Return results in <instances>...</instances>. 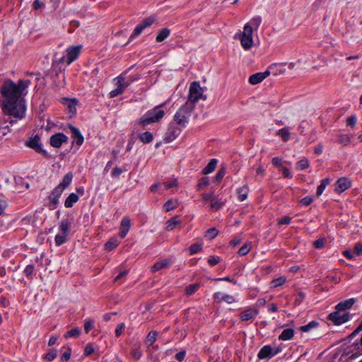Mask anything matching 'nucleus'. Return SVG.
<instances>
[{
  "mask_svg": "<svg viewBox=\"0 0 362 362\" xmlns=\"http://www.w3.org/2000/svg\"><path fill=\"white\" fill-rule=\"evenodd\" d=\"M139 139L144 144H148L153 141V136L150 132H145L139 136Z\"/></svg>",
  "mask_w": 362,
  "mask_h": 362,
  "instance_id": "2f4dec72",
  "label": "nucleus"
},
{
  "mask_svg": "<svg viewBox=\"0 0 362 362\" xmlns=\"http://www.w3.org/2000/svg\"><path fill=\"white\" fill-rule=\"evenodd\" d=\"M309 167V161L307 158H303L300 160L298 161L296 165V168L297 170H302L308 168Z\"/></svg>",
  "mask_w": 362,
  "mask_h": 362,
  "instance_id": "c9c22d12",
  "label": "nucleus"
},
{
  "mask_svg": "<svg viewBox=\"0 0 362 362\" xmlns=\"http://www.w3.org/2000/svg\"><path fill=\"white\" fill-rule=\"evenodd\" d=\"M124 330V323H119L117 325L116 329H115V335L117 337H119L122 334V333Z\"/></svg>",
  "mask_w": 362,
  "mask_h": 362,
  "instance_id": "052dcab7",
  "label": "nucleus"
},
{
  "mask_svg": "<svg viewBox=\"0 0 362 362\" xmlns=\"http://www.w3.org/2000/svg\"><path fill=\"white\" fill-rule=\"evenodd\" d=\"M351 186V182L346 177L339 178L336 183V191L341 193L346 190Z\"/></svg>",
  "mask_w": 362,
  "mask_h": 362,
  "instance_id": "f3484780",
  "label": "nucleus"
},
{
  "mask_svg": "<svg viewBox=\"0 0 362 362\" xmlns=\"http://www.w3.org/2000/svg\"><path fill=\"white\" fill-rule=\"evenodd\" d=\"M330 183L328 178H325L321 181V184L317 187L316 194L320 197L324 192L325 187Z\"/></svg>",
  "mask_w": 362,
  "mask_h": 362,
  "instance_id": "473e14b6",
  "label": "nucleus"
},
{
  "mask_svg": "<svg viewBox=\"0 0 362 362\" xmlns=\"http://www.w3.org/2000/svg\"><path fill=\"white\" fill-rule=\"evenodd\" d=\"M71 349L70 347H66L64 352L62 354L61 357L62 362H67L71 357Z\"/></svg>",
  "mask_w": 362,
  "mask_h": 362,
  "instance_id": "37998d69",
  "label": "nucleus"
},
{
  "mask_svg": "<svg viewBox=\"0 0 362 362\" xmlns=\"http://www.w3.org/2000/svg\"><path fill=\"white\" fill-rule=\"evenodd\" d=\"M68 127L72 133L74 143L76 144L78 146H81L83 142V136L81 134L79 129L71 124H69Z\"/></svg>",
  "mask_w": 362,
  "mask_h": 362,
  "instance_id": "dca6fc26",
  "label": "nucleus"
},
{
  "mask_svg": "<svg viewBox=\"0 0 362 362\" xmlns=\"http://www.w3.org/2000/svg\"><path fill=\"white\" fill-rule=\"evenodd\" d=\"M258 314V310L254 308H249L246 310L242 312L240 314V318L243 321H246L250 319H252L257 316Z\"/></svg>",
  "mask_w": 362,
  "mask_h": 362,
  "instance_id": "a211bd4d",
  "label": "nucleus"
},
{
  "mask_svg": "<svg viewBox=\"0 0 362 362\" xmlns=\"http://www.w3.org/2000/svg\"><path fill=\"white\" fill-rule=\"evenodd\" d=\"M154 21V18H145L141 23L140 25L145 29L147 27H149L153 22Z\"/></svg>",
  "mask_w": 362,
  "mask_h": 362,
  "instance_id": "4d7b16f0",
  "label": "nucleus"
},
{
  "mask_svg": "<svg viewBox=\"0 0 362 362\" xmlns=\"http://www.w3.org/2000/svg\"><path fill=\"white\" fill-rule=\"evenodd\" d=\"M199 287V284L198 283L190 284L186 287V293L187 295H192L198 290Z\"/></svg>",
  "mask_w": 362,
  "mask_h": 362,
  "instance_id": "79ce46f5",
  "label": "nucleus"
},
{
  "mask_svg": "<svg viewBox=\"0 0 362 362\" xmlns=\"http://www.w3.org/2000/svg\"><path fill=\"white\" fill-rule=\"evenodd\" d=\"M25 146L35 150L37 153H45V151L41 147L40 138L38 135L30 137L25 141Z\"/></svg>",
  "mask_w": 362,
  "mask_h": 362,
  "instance_id": "1a4fd4ad",
  "label": "nucleus"
},
{
  "mask_svg": "<svg viewBox=\"0 0 362 362\" xmlns=\"http://www.w3.org/2000/svg\"><path fill=\"white\" fill-rule=\"evenodd\" d=\"M94 352V348L91 344H88L84 349V354L86 356H90Z\"/></svg>",
  "mask_w": 362,
  "mask_h": 362,
  "instance_id": "69168bd1",
  "label": "nucleus"
},
{
  "mask_svg": "<svg viewBox=\"0 0 362 362\" xmlns=\"http://www.w3.org/2000/svg\"><path fill=\"white\" fill-rule=\"evenodd\" d=\"M286 281V278L285 276H280L277 279H273L270 282V287L271 288H276L278 286H282Z\"/></svg>",
  "mask_w": 362,
  "mask_h": 362,
  "instance_id": "72a5a7b5",
  "label": "nucleus"
},
{
  "mask_svg": "<svg viewBox=\"0 0 362 362\" xmlns=\"http://www.w3.org/2000/svg\"><path fill=\"white\" fill-rule=\"evenodd\" d=\"M122 93H123V90H122V89H120V88H118V87H117L115 89L111 90L110 92V97L114 98L119 94H122Z\"/></svg>",
  "mask_w": 362,
  "mask_h": 362,
  "instance_id": "774afa93",
  "label": "nucleus"
},
{
  "mask_svg": "<svg viewBox=\"0 0 362 362\" xmlns=\"http://www.w3.org/2000/svg\"><path fill=\"white\" fill-rule=\"evenodd\" d=\"M144 29L139 24L135 28L133 33L131 35L129 41L132 40L134 37L139 36Z\"/></svg>",
  "mask_w": 362,
  "mask_h": 362,
  "instance_id": "de8ad7c7",
  "label": "nucleus"
},
{
  "mask_svg": "<svg viewBox=\"0 0 362 362\" xmlns=\"http://www.w3.org/2000/svg\"><path fill=\"white\" fill-rule=\"evenodd\" d=\"M81 333V329L78 327L71 329V330L68 331L65 334V338L69 337H77L79 336Z\"/></svg>",
  "mask_w": 362,
  "mask_h": 362,
  "instance_id": "58836bf2",
  "label": "nucleus"
},
{
  "mask_svg": "<svg viewBox=\"0 0 362 362\" xmlns=\"http://www.w3.org/2000/svg\"><path fill=\"white\" fill-rule=\"evenodd\" d=\"M63 104L66 109L69 117H72L76 112V100L74 99L64 98Z\"/></svg>",
  "mask_w": 362,
  "mask_h": 362,
  "instance_id": "ddd939ff",
  "label": "nucleus"
},
{
  "mask_svg": "<svg viewBox=\"0 0 362 362\" xmlns=\"http://www.w3.org/2000/svg\"><path fill=\"white\" fill-rule=\"evenodd\" d=\"M134 79L135 78H130L126 81L124 75L122 74L115 78L116 86L118 88H120V89L124 91L125 88L127 87Z\"/></svg>",
  "mask_w": 362,
  "mask_h": 362,
  "instance_id": "6ab92c4d",
  "label": "nucleus"
},
{
  "mask_svg": "<svg viewBox=\"0 0 362 362\" xmlns=\"http://www.w3.org/2000/svg\"><path fill=\"white\" fill-rule=\"evenodd\" d=\"M33 6L35 11H38L39 9L45 7V4L40 0H35L33 4Z\"/></svg>",
  "mask_w": 362,
  "mask_h": 362,
  "instance_id": "bf43d9fd",
  "label": "nucleus"
},
{
  "mask_svg": "<svg viewBox=\"0 0 362 362\" xmlns=\"http://www.w3.org/2000/svg\"><path fill=\"white\" fill-rule=\"evenodd\" d=\"M209 185V178L206 177H202L198 182L197 188L198 189H201L204 187H206Z\"/></svg>",
  "mask_w": 362,
  "mask_h": 362,
  "instance_id": "3c124183",
  "label": "nucleus"
},
{
  "mask_svg": "<svg viewBox=\"0 0 362 362\" xmlns=\"http://www.w3.org/2000/svg\"><path fill=\"white\" fill-rule=\"evenodd\" d=\"M93 327V321L90 319H86L84 324V330L86 333H88Z\"/></svg>",
  "mask_w": 362,
  "mask_h": 362,
  "instance_id": "864d4df0",
  "label": "nucleus"
},
{
  "mask_svg": "<svg viewBox=\"0 0 362 362\" xmlns=\"http://www.w3.org/2000/svg\"><path fill=\"white\" fill-rule=\"evenodd\" d=\"M79 199V196L76 193H71L66 199L64 206L66 208L71 207L74 203L77 202Z\"/></svg>",
  "mask_w": 362,
  "mask_h": 362,
  "instance_id": "393cba45",
  "label": "nucleus"
},
{
  "mask_svg": "<svg viewBox=\"0 0 362 362\" xmlns=\"http://www.w3.org/2000/svg\"><path fill=\"white\" fill-rule=\"evenodd\" d=\"M71 227V222L69 219L62 220L59 224V233L56 235L54 240L57 245L59 246L67 240L68 233Z\"/></svg>",
  "mask_w": 362,
  "mask_h": 362,
  "instance_id": "39448f33",
  "label": "nucleus"
},
{
  "mask_svg": "<svg viewBox=\"0 0 362 362\" xmlns=\"http://www.w3.org/2000/svg\"><path fill=\"white\" fill-rule=\"evenodd\" d=\"M225 200H222V199L214 197L213 199L211 200V203L210 204L211 209L212 210H218L225 204Z\"/></svg>",
  "mask_w": 362,
  "mask_h": 362,
  "instance_id": "cd10ccee",
  "label": "nucleus"
},
{
  "mask_svg": "<svg viewBox=\"0 0 362 362\" xmlns=\"http://www.w3.org/2000/svg\"><path fill=\"white\" fill-rule=\"evenodd\" d=\"M81 48V45H76L71 46L66 49V64L68 65L77 59Z\"/></svg>",
  "mask_w": 362,
  "mask_h": 362,
  "instance_id": "9d476101",
  "label": "nucleus"
},
{
  "mask_svg": "<svg viewBox=\"0 0 362 362\" xmlns=\"http://www.w3.org/2000/svg\"><path fill=\"white\" fill-rule=\"evenodd\" d=\"M329 320L332 321L335 325H341L349 320V313L337 310L329 315Z\"/></svg>",
  "mask_w": 362,
  "mask_h": 362,
  "instance_id": "0eeeda50",
  "label": "nucleus"
},
{
  "mask_svg": "<svg viewBox=\"0 0 362 362\" xmlns=\"http://www.w3.org/2000/svg\"><path fill=\"white\" fill-rule=\"evenodd\" d=\"M194 108V107L190 105V103L185 102L174 116L176 123L179 125L185 126Z\"/></svg>",
  "mask_w": 362,
  "mask_h": 362,
  "instance_id": "20e7f679",
  "label": "nucleus"
},
{
  "mask_svg": "<svg viewBox=\"0 0 362 362\" xmlns=\"http://www.w3.org/2000/svg\"><path fill=\"white\" fill-rule=\"evenodd\" d=\"M269 71H265L264 72H259L255 74H252L249 78V82L251 84H257L262 82L264 78H266L268 76H269Z\"/></svg>",
  "mask_w": 362,
  "mask_h": 362,
  "instance_id": "2eb2a0df",
  "label": "nucleus"
},
{
  "mask_svg": "<svg viewBox=\"0 0 362 362\" xmlns=\"http://www.w3.org/2000/svg\"><path fill=\"white\" fill-rule=\"evenodd\" d=\"M73 179V174L71 173H66L62 181L56 187L57 188H61V191L63 192L71 182Z\"/></svg>",
  "mask_w": 362,
  "mask_h": 362,
  "instance_id": "aec40b11",
  "label": "nucleus"
},
{
  "mask_svg": "<svg viewBox=\"0 0 362 362\" xmlns=\"http://www.w3.org/2000/svg\"><path fill=\"white\" fill-rule=\"evenodd\" d=\"M217 160L216 159H211L207 165L202 170L204 174H209L213 172L216 166Z\"/></svg>",
  "mask_w": 362,
  "mask_h": 362,
  "instance_id": "c756f323",
  "label": "nucleus"
},
{
  "mask_svg": "<svg viewBox=\"0 0 362 362\" xmlns=\"http://www.w3.org/2000/svg\"><path fill=\"white\" fill-rule=\"evenodd\" d=\"M202 200L204 204H206L207 202L211 203V200L213 199L214 194V192L211 193H204L202 194Z\"/></svg>",
  "mask_w": 362,
  "mask_h": 362,
  "instance_id": "09e8293b",
  "label": "nucleus"
},
{
  "mask_svg": "<svg viewBox=\"0 0 362 362\" xmlns=\"http://www.w3.org/2000/svg\"><path fill=\"white\" fill-rule=\"evenodd\" d=\"M157 336L158 332L156 331H151L148 332L146 337V342L148 343V346L153 345V344L156 341Z\"/></svg>",
  "mask_w": 362,
  "mask_h": 362,
  "instance_id": "e433bc0d",
  "label": "nucleus"
},
{
  "mask_svg": "<svg viewBox=\"0 0 362 362\" xmlns=\"http://www.w3.org/2000/svg\"><path fill=\"white\" fill-rule=\"evenodd\" d=\"M272 163L276 167H281L282 165V158L279 157H274L272 160Z\"/></svg>",
  "mask_w": 362,
  "mask_h": 362,
  "instance_id": "338daca9",
  "label": "nucleus"
},
{
  "mask_svg": "<svg viewBox=\"0 0 362 362\" xmlns=\"http://www.w3.org/2000/svg\"><path fill=\"white\" fill-rule=\"evenodd\" d=\"M319 323L316 321H311L308 325L301 326L300 327V329L303 332H309L310 329H312L314 327H316Z\"/></svg>",
  "mask_w": 362,
  "mask_h": 362,
  "instance_id": "4c0bfd02",
  "label": "nucleus"
},
{
  "mask_svg": "<svg viewBox=\"0 0 362 362\" xmlns=\"http://www.w3.org/2000/svg\"><path fill=\"white\" fill-rule=\"evenodd\" d=\"M165 112L163 110L157 106L148 111H147L137 122L139 125L143 127L147 126L150 123L157 122L160 121L164 116Z\"/></svg>",
  "mask_w": 362,
  "mask_h": 362,
  "instance_id": "f03ea898",
  "label": "nucleus"
},
{
  "mask_svg": "<svg viewBox=\"0 0 362 362\" xmlns=\"http://www.w3.org/2000/svg\"><path fill=\"white\" fill-rule=\"evenodd\" d=\"M170 264V259H163V260H160V261L155 263L152 266V270H153V272H156L158 270L167 269H168V267Z\"/></svg>",
  "mask_w": 362,
  "mask_h": 362,
  "instance_id": "412c9836",
  "label": "nucleus"
},
{
  "mask_svg": "<svg viewBox=\"0 0 362 362\" xmlns=\"http://www.w3.org/2000/svg\"><path fill=\"white\" fill-rule=\"evenodd\" d=\"M294 335V330L292 328H288L283 330L279 336V339L286 341L291 339Z\"/></svg>",
  "mask_w": 362,
  "mask_h": 362,
  "instance_id": "a878e982",
  "label": "nucleus"
},
{
  "mask_svg": "<svg viewBox=\"0 0 362 362\" xmlns=\"http://www.w3.org/2000/svg\"><path fill=\"white\" fill-rule=\"evenodd\" d=\"M131 226L130 218L128 216H124L120 223L119 226V235L121 238H124L129 230Z\"/></svg>",
  "mask_w": 362,
  "mask_h": 362,
  "instance_id": "4468645a",
  "label": "nucleus"
},
{
  "mask_svg": "<svg viewBox=\"0 0 362 362\" xmlns=\"http://www.w3.org/2000/svg\"><path fill=\"white\" fill-rule=\"evenodd\" d=\"M354 298L347 299L344 301L339 303L336 306V309L338 310L344 311V310L350 308L354 305Z\"/></svg>",
  "mask_w": 362,
  "mask_h": 362,
  "instance_id": "4be33fe9",
  "label": "nucleus"
},
{
  "mask_svg": "<svg viewBox=\"0 0 362 362\" xmlns=\"http://www.w3.org/2000/svg\"><path fill=\"white\" fill-rule=\"evenodd\" d=\"M291 221V218L288 216H283L278 220V224H288Z\"/></svg>",
  "mask_w": 362,
  "mask_h": 362,
  "instance_id": "e2e57ef3",
  "label": "nucleus"
},
{
  "mask_svg": "<svg viewBox=\"0 0 362 362\" xmlns=\"http://www.w3.org/2000/svg\"><path fill=\"white\" fill-rule=\"evenodd\" d=\"M202 243H194L189 247V253L191 255H194V254L198 252L199 251H200L202 250Z\"/></svg>",
  "mask_w": 362,
  "mask_h": 362,
  "instance_id": "a18cd8bd",
  "label": "nucleus"
},
{
  "mask_svg": "<svg viewBox=\"0 0 362 362\" xmlns=\"http://www.w3.org/2000/svg\"><path fill=\"white\" fill-rule=\"evenodd\" d=\"M249 188L247 185H243V187L238 188L237 189V193L238 194V199L240 202H243L247 197Z\"/></svg>",
  "mask_w": 362,
  "mask_h": 362,
  "instance_id": "bb28decb",
  "label": "nucleus"
},
{
  "mask_svg": "<svg viewBox=\"0 0 362 362\" xmlns=\"http://www.w3.org/2000/svg\"><path fill=\"white\" fill-rule=\"evenodd\" d=\"M204 98V91L199 82H192L189 86L188 100L186 103H190L194 107V104L201 98Z\"/></svg>",
  "mask_w": 362,
  "mask_h": 362,
  "instance_id": "423d86ee",
  "label": "nucleus"
},
{
  "mask_svg": "<svg viewBox=\"0 0 362 362\" xmlns=\"http://www.w3.org/2000/svg\"><path fill=\"white\" fill-rule=\"evenodd\" d=\"M313 201V199L310 196L305 197L300 200V203L303 206L310 205Z\"/></svg>",
  "mask_w": 362,
  "mask_h": 362,
  "instance_id": "680f3d73",
  "label": "nucleus"
},
{
  "mask_svg": "<svg viewBox=\"0 0 362 362\" xmlns=\"http://www.w3.org/2000/svg\"><path fill=\"white\" fill-rule=\"evenodd\" d=\"M218 235V230L215 228H211L208 229L204 234V236L209 239H214L215 237H216Z\"/></svg>",
  "mask_w": 362,
  "mask_h": 362,
  "instance_id": "ea45409f",
  "label": "nucleus"
},
{
  "mask_svg": "<svg viewBox=\"0 0 362 362\" xmlns=\"http://www.w3.org/2000/svg\"><path fill=\"white\" fill-rule=\"evenodd\" d=\"M131 355L134 358L139 359L142 356V353L139 346H134L131 351Z\"/></svg>",
  "mask_w": 362,
  "mask_h": 362,
  "instance_id": "a19ab883",
  "label": "nucleus"
},
{
  "mask_svg": "<svg viewBox=\"0 0 362 362\" xmlns=\"http://www.w3.org/2000/svg\"><path fill=\"white\" fill-rule=\"evenodd\" d=\"M276 135L281 137L284 141H287L290 139L291 135L288 127L280 129L277 132Z\"/></svg>",
  "mask_w": 362,
  "mask_h": 362,
  "instance_id": "c85d7f7f",
  "label": "nucleus"
},
{
  "mask_svg": "<svg viewBox=\"0 0 362 362\" xmlns=\"http://www.w3.org/2000/svg\"><path fill=\"white\" fill-rule=\"evenodd\" d=\"M261 21H262L261 18L257 16V17L253 18L249 23L251 25L252 28L255 27V29H257L261 23Z\"/></svg>",
  "mask_w": 362,
  "mask_h": 362,
  "instance_id": "5fc2aeb1",
  "label": "nucleus"
},
{
  "mask_svg": "<svg viewBox=\"0 0 362 362\" xmlns=\"http://www.w3.org/2000/svg\"><path fill=\"white\" fill-rule=\"evenodd\" d=\"M30 83L29 80H20L17 84L11 81L4 82L1 88V94L4 98L1 109L5 115L18 119H22L25 116L26 107L21 95Z\"/></svg>",
  "mask_w": 362,
  "mask_h": 362,
  "instance_id": "f257e3e1",
  "label": "nucleus"
},
{
  "mask_svg": "<svg viewBox=\"0 0 362 362\" xmlns=\"http://www.w3.org/2000/svg\"><path fill=\"white\" fill-rule=\"evenodd\" d=\"M67 136L62 133H58L50 137V145L55 148H59L63 143L67 141Z\"/></svg>",
  "mask_w": 362,
  "mask_h": 362,
  "instance_id": "f8f14e48",
  "label": "nucleus"
},
{
  "mask_svg": "<svg viewBox=\"0 0 362 362\" xmlns=\"http://www.w3.org/2000/svg\"><path fill=\"white\" fill-rule=\"evenodd\" d=\"M177 207V202L172 199L168 200L163 205L165 211H170Z\"/></svg>",
  "mask_w": 362,
  "mask_h": 362,
  "instance_id": "f704fd0d",
  "label": "nucleus"
},
{
  "mask_svg": "<svg viewBox=\"0 0 362 362\" xmlns=\"http://www.w3.org/2000/svg\"><path fill=\"white\" fill-rule=\"evenodd\" d=\"M251 249V245L250 243L244 244L238 250V254L240 255H245L249 252Z\"/></svg>",
  "mask_w": 362,
  "mask_h": 362,
  "instance_id": "49530a36",
  "label": "nucleus"
},
{
  "mask_svg": "<svg viewBox=\"0 0 362 362\" xmlns=\"http://www.w3.org/2000/svg\"><path fill=\"white\" fill-rule=\"evenodd\" d=\"M57 355V351L56 349H50L49 352L46 354L45 358L49 361H53Z\"/></svg>",
  "mask_w": 362,
  "mask_h": 362,
  "instance_id": "8fccbe9b",
  "label": "nucleus"
},
{
  "mask_svg": "<svg viewBox=\"0 0 362 362\" xmlns=\"http://www.w3.org/2000/svg\"><path fill=\"white\" fill-rule=\"evenodd\" d=\"M240 45L245 50H250L254 45L253 28L250 23H246L243 32L239 35Z\"/></svg>",
  "mask_w": 362,
  "mask_h": 362,
  "instance_id": "7ed1b4c3",
  "label": "nucleus"
},
{
  "mask_svg": "<svg viewBox=\"0 0 362 362\" xmlns=\"http://www.w3.org/2000/svg\"><path fill=\"white\" fill-rule=\"evenodd\" d=\"M63 192L61 191V188H57L55 187L52 193L50 194L49 199V207L51 210H54L56 209L58 203H59V199L60 196L62 195Z\"/></svg>",
  "mask_w": 362,
  "mask_h": 362,
  "instance_id": "9b49d317",
  "label": "nucleus"
},
{
  "mask_svg": "<svg viewBox=\"0 0 362 362\" xmlns=\"http://www.w3.org/2000/svg\"><path fill=\"white\" fill-rule=\"evenodd\" d=\"M118 245V241L117 239H110L108 242L105 243V248L107 250H112L115 248Z\"/></svg>",
  "mask_w": 362,
  "mask_h": 362,
  "instance_id": "c03bdc74",
  "label": "nucleus"
},
{
  "mask_svg": "<svg viewBox=\"0 0 362 362\" xmlns=\"http://www.w3.org/2000/svg\"><path fill=\"white\" fill-rule=\"evenodd\" d=\"M154 21V18H145L141 23L140 25L145 29L147 27H149L153 22Z\"/></svg>",
  "mask_w": 362,
  "mask_h": 362,
  "instance_id": "6e6d98bb",
  "label": "nucleus"
},
{
  "mask_svg": "<svg viewBox=\"0 0 362 362\" xmlns=\"http://www.w3.org/2000/svg\"><path fill=\"white\" fill-rule=\"evenodd\" d=\"M354 255L357 256H360L362 255V243H358L353 250Z\"/></svg>",
  "mask_w": 362,
  "mask_h": 362,
  "instance_id": "13d9d810",
  "label": "nucleus"
},
{
  "mask_svg": "<svg viewBox=\"0 0 362 362\" xmlns=\"http://www.w3.org/2000/svg\"><path fill=\"white\" fill-rule=\"evenodd\" d=\"M180 223V221L179 220V216H175L173 218L167 221L165 223V230L168 231H170L173 230L176 226Z\"/></svg>",
  "mask_w": 362,
  "mask_h": 362,
  "instance_id": "b1692460",
  "label": "nucleus"
},
{
  "mask_svg": "<svg viewBox=\"0 0 362 362\" xmlns=\"http://www.w3.org/2000/svg\"><path fill=\"white\" fill-rule=\"evenodd\" d=\"M339 142L344 146H346L350 143V139L346 134H341L339 136Z\"/></svg>",
  "mask_w": 362,
  "mask_h": 362,
  "instance_id": "603ef678",
  "label": "nucleus"
},
{
  "mask_svg": "<svg viewBox=\"0 0 362 362\" xmlns=\"http://www.w3.org/2000/svg\"><path fill=\"white\" fill-rule=\"evenodd\" d=\"M221 300H224L225 302H226L229 304L235 302L234 297L230 295H228V294L223 296L221 298Z\"/></svg>",
  "mask_w": 362,
  "mask_h": 362,
  "instance_id": "0e129e2a",
  "label": "nucleus"
},
{
  "mask_svg": "<svg viewBox=\"0 0 362 362\" xmlns=\"http://www.w3.org/2000/svg\"><path fill=\"white\" fill-rule=\"evenodd\" d=\"M180 132V129H173V128L169 129L168 132H167L166 136L164 139V141L167 143H170V142L173 141L174 139H175L177 137Z\"/></svg>",
  "mask_w": 362,
  "mask_h": 362,
  "instance_id": "5701e85b",
  "label": "nucleus"
},
{
  "mask_svg": "<svg viewBox=\"0 0 362 362\" xmlns=\"http://www.w3.org/2000/svg\"><path fill=\"white\" fill-rule=\"evenodd\" d=\"M170 30L167 28H163L159 30L157 36H156V41L157 42H163L164 40H165L170 35Z\"/></svg>",
  "mask_w": 362,
  "mask_h": 362,
  "instance_id": "7c9ffc66",
  "label": "nucleus"
},
{
  "mask_svg": "<svg viewBox=\"0 0 362 362\" xmlns=\"http://www.w3.org/2000/svg\"><path fill=\"white\" fill-rule=\"evenodd\" d=\"M279 351V349H272L270 346L266 345L259 350L257 356L259 359H269L276 355Z\"/></svg>",
  "mask_w": 362,
  "mask_h": 362,
  "instance_id": "6e6552de",
  "label": "nucleus"
}]
</instances>
